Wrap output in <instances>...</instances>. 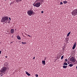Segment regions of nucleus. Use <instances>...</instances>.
I'll list each match as a JSON object with an SVG mask.
<instances>
[{"mask_svg": "<svg viewBox=\"0 0 77 77\" xmlns=\"http://www.w3.org/2000/svg\"><path fill=\"white\" fill-rule=\"evenodd\" d=\"M7 69L6 67H3L0 71V75H4L7 70Z\"/></svg>", "mask_w": 77, "mask_h": 77, "instance_id": "1", "label": "nucleus"}, {"mask_svg": "<svg viewBox=\"0 0 77 77\" xmlns=\"http://www.w3.org/2000/svg\"><path fill=\"white\" fill-rule=\"evenodd\" d=\"M9 20V17L8 16H5L3 17L1 20V22H4L6 23L7 22V21H8Z\"/></svg>", "mask_w": 77, "mask_h": 77, "instance_id": "2", "label": "nucleus"}, {"mask_svg": "<svg viewBox=\"0 0 77 77\" xmlns=\"http://www.w3.org/2000/svg\"><path fill=\"white\" fill-rule=\"evenodd\" d=\"M34 12L32 10H29L27 12V14L29 16H31L33 13Z\"/></svg>", "mask_w": 77, "mask_h": 77, "instance_id": "3", "label": "nucleus"}, {"mask_svg": "<svg viewBox=\"0 0 77 77\" xmlns=\"http://www.w3.org/2000/svg\"><path fill=\"white\" fill-rule=\"evenodd\" d=\"M33 5L34 7H35L37 8L39 7L40 6V2H37L35 4L34 3L33 4Z\"/></svg>", "mask_w": 77, "mask_h": 77, "instance_id": "4", "label": "nucleus"}, {"mask_svg": "<svg viewBox=\"0 0 77 77\" xmlns=\"http://www.w3.org/2000/svg\"><path fill=\"white\" fill-rule=\"evenodd\" d=\"M72 14L73 16H75L77 15V10L75 9L72 12Z\"/></svg>", "mask_w": 77, "mask_h": 77, "instance_id": "5", "label": "nucleus"}, {"mask_svg": "<svg viewBox=\"0 0 77 77\" xmlns=\"http://www.w3.org/2000/svg\"><path fill=\"white\" fill-rule=\"evenodd\" d=\"M70 61L73 63H74L75 62V59L73 57H72L71 58H70Z\"/></svg>", "mask_w": 77, "mask_h": 77, "instance_id": "6", "label": "nucleus"}, {"mask_svg": "<svg viewBox=\"0 0 77 77\" xmlns=\"http://www.w3.org/2000/svg\"><path fill=\"white\" fill-rule=\"evenodd\" d=\"M44 2L43 0H36L35 1V2L36 3H40L41 2V3H43Z\"/></svg>", "mask_w": 77, "mask_h": 77, "instance_id": "7", "label": "nucleus"}, {"mask_svg": "<svg viewBox=\"0 0 77 77\" xmlns=\"http://www.w3.org/2000/svg\"><path fill=\"white\" fill-rule=\"evenodd\" d=\"M76 42H75L73 45V47H72V49L74 50L76 46Z\"/></svg>", "mask_w": 77, "mask_h": 77, "instance_id": "8", "label": "nucleus"}, {"mask_svg": "<svg viewBox=\"0 0 77 77\" xmlns=\"http://www.w3.org/2000/svg\"><path fill=\"white\" fill-rule=\"evenodd\" d=\"M14 32H15V30H14V29H12L11 30L10 32L11 34H12L14 33Z\"/></svg>", "mask_w": 77, "mask_h": 77, "instance_id": "9", "label": "nucleus"}, {"mask_svg": "<svg viewBox=\"0 0 77 77\" xmlns=\"http://www.w3.org/2000/svg\"><path fill=\"white\" fill-rule=\"evenodd\" d=\"M17 38L18 40H20L21 39V38L20 37V36H17Z\"/></svg>", "mask_w": 77, "mask_h": 77, "instance_id": "10", "label": "nucleus"}, {"mask_svg": "<svg viewBox=\"0 0 77 77\" xmlns=\"http://www.w3.org/2000/svg\"><path fill=\"white\" fill-rule=\"evenodd\" d=\"M25 72L26 73V74H27V75H28L29 76L30 75V74H29V73L28 72L26 71Z\"/></svg>", "mask_w": 77, "mask_h": 77, "instance_id": "11", "label": "nucleus"}, {"mask_svg": "<svg viewBox=\"0 0 77 77\" xmlns=\"http://www.w3.org/2000/svg\"><path fill=\"white\" fill-rule=\"evenodd\" d=\"M45 60L42 61V63L43 65H45Z\"/></svg>", "mask_w": 77, "mask_h": 77, "instance_id": "12", "label": "nucleus"}, {"mask_svg": "<svg viewBox=\"0 0 77 77\" xmlns=\"http://www.w3.org/2000/svg\"><path fill=\"white\" fill-rule=\"evenodd\" d=\"M67 66H63V68L66 69L67 67Z\"/></svg>", "mask_w": 77, "mask_h": 77, "instance_id": "13", "label": "nucleus"}, {"mask_svg": "<svg viewBox=\"0 0 77 77\" xmlns=\"http://www.w3.org/2000/svg\"><path fill=\"white\" fill-rule=\"evenodd\" d=\"M22 0H16V1L17 2H19L20 1H22Z\"/></svg>", "mask_w": 77, "mask_h": 77, "instance_id": "14", "label": "nucleus"}, {"mask_svg": "<svg viewBox=\"0 0 77 77\" xmlns=\"http://www.w3.org/2000/svg\"><path fill=\"white\" fill-rule=\"evenodd\" d=\"M70 33H71V32H69L68 33V34H67V37H68V36H69V35L70 34Z\"/></svg>", "mask_w": 77, "mask_h": 77, "instance_id": "15", "label": "nucleus"}, {"mask_svg": "<svg viewBox=\"0 0 77 77\" xmlns=\"http://www.w3.org/2000/svg\"><path fill=\"white\" fill-rule=\"evenodd\" d=\"M73 64H69V65L70 67H72L73 66Z\"/></svg>", "mask_w": 77, "mask_h": 77, "instance_id": "16", "label": "nucleus"}, {"mask_svg": "<svg viewBox=\"0 0 77 77\" xmlns=\"http://www.w3.org/2000/svg\"><path fill=\"white\" fill-rule=\"evenodd\" d=\"M63 2L64 3V4H66L67 3V2L66 1H63Z\"/></svg>", "mask_w": 77, "mask_h": 77, "instance_id": "17", "label": "nucleus"}, {"mask_svg": "<svg viewBox=\"0 0 77 77\" xmlns=\"http://www.w3.org/2000/svg\"><path fill=\"white\" fill-rule=\"evenodd\" d=\"M27 43L26 42H22V44H26Z\"/></svg>", "mask_w": 77, "mask_h": 77, "instance_id": "18", "label": "nucleus"}, {"mask_svg": "<svg viewBox=\"0 0 77 77\" xmlns=\"http://www.w3.org/2000/svg\"><path fill=\"white\" fill-rule=\"evenodd\" d=\"M63 65H67L68 64L67 63H64Z\"/></svg>", "mask_w": 77, "mask_h": 77, "instance_id": "19", "label": "nucleus"}, {"mask_svg": "<svg viewBox=\"0 0 77 77\" xmlns=\"http://www.w3.org/2000/svg\"><path fill=\"white\" fill-rule=\"evenodd\" d=\"M63 56H62L61 57V59L62 60L63 59Z\"/></svg>", "mask_w": 77, "mask_h": 77, "instance_id": "20", "label": "nucleus"}, {"mask_svg": "<svg viewBox=\"0 0 77 77\" xmlns=\"http://www.w3.org/2000/svg\"><path fill=\"white\" fill-rule=\"evenodd\" d=\"M65 62H66L67 61V59H65Z\"/></svg>", "mask_w": 77, "mask_h": 77, "instance_id": "21", "label": "nucleus"}, {"mask_svg": "<svg viewBox=\"0 0 77 77\" xmlns=\"http://www.w3.org/2000/svg\"><path fill=\"white\" fill-rule=\"evenodd\" d=\"M63 4V3H62V2H60V5H62Z\"/></svg>", "mask_w": 77, "mask_h": 77, "instance_id": "22", "label": "nucleus"}, {"mask_svg": "<svg viewBox=\"0 0 77 77\" xmlns=\"http://www.w3.org/2000/svg\"><path fill=\"white\" fill-rule=\"evenodd\" d=\"M35 76L36 77H38V75H37V74H36V75H35Z\"/></svg>", "mask_w": 77, "mask_h": 77, "instance_id": "23", "label": "nucleus"}, {"mask_svg": "<svg viewBox=\"0 0 77 77\" xmlns=\"http://www.w3.org/2000/svg\"><path fill=\"white\" fill-rule=\"evenodd\" d=\"M43 11H41V13H42V14H43Z\"/></svg>", "mask_w": 77, "mask_h": 77, "instance_id": "24", "label": "nucleus"}, {"mask_svg": "<svg viewBox=\"0 0 77 77\" xmlns=\"http://www.w3.org/2000/svg\"><path fill=\"white\" fill-rule=\"evenodd\" d=\"M35 59V57H34L33 58V60H34Z\"/></svg>", "mask_w": 77, "mask_h": 77, "instance_id": "25", "label": "nucleus"}, {"mask_svg": "<svg viewBox=\"0 0 77 77\" xmlns=\"http://www.w3.org/2000/svg\"><path fill=\"white\" fill-rule=\"evenodd\" d=\"M1 53H2V51H0V55H1Z\"/></svg>", "mask_w": 77, "mask_h": 77, "instance_id": "26", "label": "nucleus"}, {"mask_svg": "<svg viewBox=\"0 0 77 77\" xmlns=\"http://www.w3.org/2000/svg\"><path fill=\"white\" fill-rule=\"evenodd\" d=\"M28 36H29V37H30V35H28Z\"/></svg>", "mask_w": 77, "mask_h": 77, "instance_id": "27", "label": "nucleus"}, {"mask_svg": "<svg viewBox=\"0 0 77 77\" xmlns=\"http://www.w3.org/2000/svg\"><path fill=\"white\" fill-rule=\"evenodd\" d=\"M9 20H11V18L9 17Z\"/></svg>", "mask_w": 77, "mask_h": 77, "instance_id": "28", "label": "nucleus"}, {"mask_svg": "<svg viewBox=\"0 0 77 77\" xmlns=\"http://www.w3.org/2000/svg\"><path fill=\"white\" fill-rule=\"evenodd\" d=\"M12 43H13V42H11V44H12Z\"/></svg>", "mask_w": 77, "mask_h": 77, "instance_id": "29", "label": "nucleus"}, {"mask_svg": "<svg viewBox=\"0 0 77 77\" xmlns=\"http://www.w3.org/2000/svg\"><path fill=\"white\" fill-rule=\"evenodd\" d=\"M5 57H6V58H7V57H7V56H5Z\"/></svg>", "mask_w": 77, "mask_h": 77, "instance_id": "30", "label": "nucleus"}, {"mask_svg": "<svg viewBox=\"0 0 77 77\" xmlns=\"http://www.w3.org/2000/svg\"><path fill=\"white\" fill-rule=\"evenodd\" d=\"M76 68L77 70V66L76 67Z\"/></svg>", "mask_w": 77, "mask_h": 77, "instance_id": "31", "label": "nucleus"}, {"mask_svg": "<svg viewBox=\"0 0 77 77\" xmlns=\"http://www.w3.org/2000/svg\"><path fill=\"white\" fill-rule=\"evenodd\" d=\"M76 63H74L75 64H76Z\"/></svg>", "mask_w": 77, "mask_h": 77, "instance_id": "32", "label": "nucleus"}, {"mask_svg": "<svg viewBox=\"0 0 77 77\" xmlns=\"http://www.w3.org/2000/svg\"><path fill=\"white\" fill-rule=\"evenodd\" d=\"M5 1H7V0H5Z\"/></svg>", "mask_w": 77, "mask_h": 77, "instance_id": "33", "label": "nucleus"}]
</instances>
